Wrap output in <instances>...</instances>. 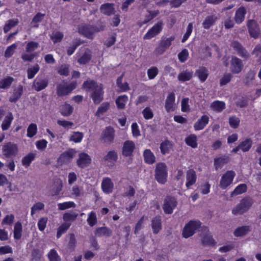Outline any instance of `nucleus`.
Returning a JSON list of instances; mask_svg holds the SVG:
<instances>
[{
	"label": "nucleus",
	"mask_w": 261,
	"mask_h": 261,
	"mask_svg": "<svg viewBox=\"0 0 261 261\" xmlns=\"http://www.w3.org/2000/svg\"><path fill=\"white\" fill-rule=\"evenodd\" d=\"M154 176L160 184L164 185L167 181L168 168L165 163L161 162L156 164Z\"/></svg>",
	"instance_id": "obj_1"
},
{
	"label": "nucleus",
	"mask_w": 261,
	"mask_h": 261,
	"mask_svg": "<svg viewBox=\"0 0 261 261\" xmlns=\"http://www.w3.org/2000/svg\"><path fill=\"white\" fill-rule=\"evenodd\" d=\"M253 200L249 197L242 198L240 203L232 210L234 215L243 214L246 212L253 204Z\"/></svg>",
	"instance_id": "obj_2"
},
{
	"label": "nucleus",
	"mask_w": 261,
	"mask_h": 261,
	"mask_svg": "<svg viewBox=\"0 0 261 261\" xmlns=\"http://www.w3.org/2000/svg\"><path fill=\"white\" fill-rule=\"evenodd\" d=\"M201 225V222L199 220H190L184 227L182 236L185 238L192 236Z\"/></svg>",
	"instance_id": "obj_3"
},
{
	"label": "nucleus",
	"mask_w": 261,
	"mask_h": 261,
	"mask_svg": "<svg viewBox=\"0 0 261 261\" xmlns=\"http://www.w3.org/2000/svg\"><path fill=\"white\" fill-rule=\"evenodd\" d=\"M2 151L4 158L13 159L17 154L18 148L16 144L8 142L3 145Z\"/></svg>",
	"instance_id": "obj_4"
},
{
	"label": "nucleus",
	"mask_w": 261,
	"mask_h": 261,
	"mask_svg": "<svg viewBox=\"0 0 261 261\" xmlns=\"http://www.w3.org/2000/svg\"><path fill=\"white\" fill-rule=\"evenodd\" d=\"M177 204V201L175 197L167 195L164 200L163 209L166 214H171Z\"/></svg>",
	"instance_id": "obj_5"
},
{
	"label": "nucleus",
	"mask_w": 261,
	"mask_h": 261,
	"mask_svg": "<svg viewBox=\"0 0 261 261\" xmlns=\"http://www.w3.org/2000/svg\"><path fill=\"white\" fill-rule=\"evenodd\" d=\"M76 86V82H71L69 84L67 83L60 84L57 87V94L59 96L66 95L75 89Z\"/></svg>",
	"instance_id": "obj_6"
},
{
	"label": "nucleus",
	"mask_w": 261,
	"mask_h": 261,
	"mask_svg": "<svg viewBox=\"0 0 261 261\" xmlns=\"http://www.w3.org/2000/svg\"><path fill=\"white\" fill-rule=\"evenodd\" d=\"M235 176L236 173L233 171H227L221 177L219 185L220 187L223 190L226 189L232 183Z\"/></svg>",
	"instance_id": "obj_7"
},
{
	"label": "nucleus",
	"mask_w": 261,
	"mask_h": 261,
	"mask_svg": "<svg viewBox=\"0 0 261 261\" xmlns=\"http://www.w3.org/2000/svg\"><path fill=\"white\" fill-rule=\"evenodd\" d=\"M230 46L241 57L245 59L249 58L250 54L239 42L236 41H233Z\"/></svg>",
	"instance_id": "obj_8"
},
{
	"label": "nucleus",
	"mask_w": 261,
	"mask_h": 261,
	"mask_svg": "<svg viewBox=\"0 0 261 261\" xmlns=\"http://www.w3.org/2000/svg\"><path fill=\"white\" fill-rule=\"evenodd\" d=\"M115 137L114 129L109 126L105 128L102 131L101 135V139L104 142L107 143H111L113 142Z\"/></svg>",
	"instance_id": "obj_9"
},
{
	"label": "nucleus",
	"mask_w": 261,
	"mask_h": 261,
	"mask_svg": "<svg viewBox=\"0 0 261 261\" xmlns=\"http://www.w3.org/2000/svg\"><path fill=\"white\" fill-rule=\"evenodd\" d=\"M164 23L162 21L158 22L150 29L144 36V39H150L159 34L163 29Z\"/></svg>",
	"instance_id": "obj_10"
},
{
	"label": "nucleus",
	"mask_w": 261,
	"mask_h": 261,
	"mask_svg": "<svg viewBox=\"0 0 261 261\" xmlns=\"http://www.w3.org/2000/svg\"><path fill=\"white\" fill-rule=\"evenodd\" d=\"M135 144L133 141H125L122 148V154L125 157H130L135 149Z\"/></svg>",
	"instance_id": "obj_11"
},
{
	"label": "nucleus",
	"mask_w": 261,
	"mask_h": 261,
	"mask_svg": "<svg viewBox=\"0 0 261 261\" xmlns=\"http://www.w3.org/2000/svg\"><path fill=\"white\" fill-rule=\"evenodd\" d=\"M243 67L242 61L237 57H232L230 63V69L231 71L234 74H238L241 72Z\"/></svg>",
	"instance_id": "obj_12"
},
{
	"label": "nucleus",
	"mask_w": 261,
	"mask_h": 261,
	"mask_svg": "<svg viewBox=\"0 0 261 261\" xmlns=\"http://www.w3.org/2000/svg\"><path fill=\"white\" fill-rule=\"evenodd\" d=\"M99 31H100V30L97 28L88 25L82 26L79 29V32L80 34L88 38H92L93 35L95 32Z\"/></svg>",
	"instance_id": "obj_13"
},
{
	"label": "nucleus",
	"mask_w": 261,
	"mask_h": 261,
	"mask_svg": "<svg viewBox=\"0 0 261 261\" xmlns=\"http://www.w3.org/2000/svg\"><path fill=\"white\" fill-rule=\"evenodd\" d=\"M75 151L71 149L61 153L57 159L58 163L61 165L68 162L74 156Z\"/></svg>",
	"instance_id": "obj_14"
},
{
	"label": "nucleus",
	"mask_w": 261,
	"mask_h": 261,
	"mask_svg": "<svg viewBox=\"0 0 261 261\" xmlns=\"http://www.w3.org/2000/svg\"><path fill=\"white\" fill-rule=\"evenodd\" d=\"M247 27L250 35L253 38H257L260 30L256 21L254 20H249L247 23Z\"/></svg>",
	"instance_id": "obj_15"
},
{
	"label": "nucleus",
	"mask_w": 261,
	"mask_h": 261,
	"mask_svg": "<svg viewBox=\"0 0 261 261\" xmlns=\"http://www.w3.org/2000/svg\"><path fill=\"white\" fill-rule=\"evenodd\" d=\"M175 96L173 92H170L168 94L165 100V107L168 113L174 111L175 108Z\"/></svg>",
	"instance_id": "obj_16"
},
{
	"label": "nucleus",
	"mask_w": 261,
	"mask_h": 261,
	"mask_svg": "<svg viewBox=\"0 0 261 261\" xmlns=\"http://www.w3.org/2000/svg\"><path fill=\"white\" fill-rule=\"evenodd\" d=\"M91 162L90 156L86 153L82 152L79 154V158L76 161V164L79 167L84 168L89 165Z\"/></svg>",
	"instance_id": "obj_17"
},
{
	"label": "nucleus",
	"mask_w": 261,
	"mask_h": 261,
	"mask_svg": "<svg viewBox=\"0 0 261 261\" xmlns=\"http://www.w3.org/2000/svg\"><path fill=\"white\" fill-rule=\"evenodd\" d=\"M186 186L187 189H189L196 183L197 175L193 169H189L186 171Z\"/></svg>",
	"instance_id": "obj_18"
},
{
	"label": "nucleus",
	"mask_w": 261,
	"mask_h": 261,
	"mask_svg": "<svg viewBox=\"0 0 261 261\" xmlns=\"http://www.w3.org/2000/svg\"><path fill=\"white\" fill-rule=\"evenodd\" d=\"M229 155H224L222 156L216 158L214 160V166L216 170L221 169L223 166L230 162Z\"/></svg>",
	"instance_id": "obj_19"
},
{
	"label": "nucleus",
	"mask_w": 261,
	"mask_h": 261,
	"mask_svg": "<svg viewBox=\"0 0 261 261\" xmlns=\"http://www.w3.org/2000/svg\"><path fill=\"white\" fill-rule=\"evenodd\" d=\"M48 81L47 79L36 78L33 82L32 88L37 91H40L45 89L48 85Z\"/></svg>",
	"instance_id": "obj_20"
},
{
	"label": "nucleus",
	"mask_w": 261,
	"mask_h": 261,
	"mask_svg": "<svg viewBox=\"0 0 261 261\" xmlns=\"http://www.w3.org/2000/svg\"><path fill=\"white\" fill-rule=\"evenodd\" d=\"M114 184L109 177H105L101 182V189L103 192L106 194H109L113 191Z\"/></svg>",
	"instance_id": "obj_21"
},
{
	"label": "nucleus",
	"mask_w": 261,
	"mask_h": 261,
	"mask_svg": "<svg viewBox=\"0 0 261 261\" xmlns=\"http://www.w3.org/2000/svg\"><path fill=\"white\" fill-rule=\"evenodd\" d=\"M151 228L154 234H158L162 229L161 218L160 216H156L151 220Z\"/></svg>",
	"instance_id": "obj_22"
},
{
	"label": "nucleus",
	"mask_w": 261,
	"mask_h": 261,
	"mask_svg": "<svg viewBox=\"0 0 261 261\" xmlns=\"http://www.w3.org/2000/svg\"><path fill=\"white\" fill-rule=\"evenodd\" d=\"M208 121L209 118L207 115H202L201 117L194 123V129L195 130H199L203 129L208 124Z\"/></svg>",
	"instance_id": "obj_23"
},
{
	"label": "nucleus",
	"mask_w": 261,
	"mask_h": 261,
	"mask_svg": "<svg viewBox=\"0 0 261 261\" xmlns=\"http://www.w3.org/2000/svg\"><path fill=\"white\" fill-rule=\"evenodd\" d=\"M193 76V71L192 70L186 69L181 71L177 76V79L181 82L189 81Z\"/></svg>",
	"instance_id": "obj_24"
},
{
	"label": "nucleus",
	"mask_w": 261,
	"mask_h": 261,
	"mask_svg": "<svg viewBox=\"0 0 261 261\" xmlns=\"http://www.w3.org/2000/svg\"><path fill=\"white\" fill-rule=\"evenodd\" d=\"M112 230L106 226L98 227L95 231V234L97 237H110L112 235Z\"/></svg>",
	"instance_id": "obj_25"
},
{
	"label": "nucleus",
	"mask_w": 261,
	"mask_h": 261,
	"mask_svg": "<svg viewBox=\"0 0 261 261\" xmlns=\"http://www.w3.org/2000/svg\"><path fill=\"white\" fill-rule=\"evenodd\" d=\"M101 84H98L94 80H87L84 82L83 84V87L88 91H91L93 92L96 91L97 89L102 87Z\"/></svg>",
	"instance_id": "obj_26"
},
{
	"label": "nucleus",
	"mask_w": 261,
	"mask_h": 261,
	"mask_svg": "<svg viewBox=\"0 0 261 261\" xmlns=\"http://www.w3.org/2000/svg\"><path fill=\"white\" fill-rule=\"evenodd\" d=\"M195 75L201 82H204L208 77V71L205 67H200L195 71Z\"/></svg>",
	"instance_id": "obj_27"
},
{
	"label": "nucleus",
	"mask_w": 261,
	"mask_h": 261,
	"mask_svg": "<svg viewBox=\"0 0 261 261\" xmlns=\"http://www.w3.org/2000/svg\"><path fill=\"white\" fill-rule=\"evenodd\" d=\"M143 157L144 162L146 164L152 165L155 162V156L149 149H146L144 151Z\"/></svg>",
	"instance_id": "obj_28"
},
{
	"label": "nucleus",
	"mask_w": 261,
	"mask_h": 261,
	"mask_svg": "<svg viewBox=\"0 0 261 261\" xmlns=\"http://www.w3.org/2000/svg\"><path fill=\"white\" fill-rule=\"evenodd\" d=\"M251 231V227L249 225H244L237 227L233 231V234L236 237H243L246 235Z\"/></svg>",
	"instance_id": "obj_29"
},
{
	"label": "nucleus",
	"mask_w": 261,
	"mask_h": 261,
	"mask_svg": "<svg viewBox=\"0 0 261 261\" xmlns=\"http://www.w3.org/2000/svg\"><path fill=\"white\" fill-rule=\"evenodd\" d=\"M91 51L86 48L85 49L84 53L80 55L77 59V62L80 64H86L88 63L91 59Z\"/></svg>",
	"instance_id": "obj_30"
},
{
	"label": "nucleus",
	"mask_w": 261,
	"mask_h": 261,
	"mask_svg": "<svg viewBox=\"0 0 261 261\" xmlns=\"http://www.w3.org/2000/svg\"><path fill=\"white\" fill-rule=\"evenodd\" d=\"M246 13V9L244 7H241L237 10L234 16V20L237 23L240 24L244 21Z\"/></svg>",
	"instance_id": "obj_31"
},
{
	"label": "nucleus",
	"mask_w": 261,
	"mask_h": 261,
	"mask_svg": "<svg viewBox=\"0 0 261 261\" xmlns=\"http://www.w3.org/2000/svg\"><path fill=\"white\" fill-rule=\"evenodd\" d=\"M23 92V86L19 85L14 89L11 96L9 98V101L12 102H16L21 96Z\"/></svg>",
	"instance_id": "obj_32"
},
{
	"label": "nucleus",
	"mask_w": 261,
	"mask_h": 261,
	"mask_svg": "<svg viewBox=\"0 0 261 261\" xmlns=\"http://www.w3.org/2000/svg\"><path fill=\"white\" fill-rule=\"evenodd\" d=\"M217 19L218 17L216 15L207 16L203 21L202 26L204 29H208L215 24Z\"/></svg>",
	"instance_id": "obj_33"
},
{
	"label": "nucleus",
	"mask_w": 261,
	"mask_h": 261,
	"mask_svg": "<svg viewBox=\"0 0 261 261\" xmlns=\"http://www.w3.org/2000/svg\"><path fill=\"white\" fill-rule=\"evenodd\" d=\"M173 144L171 141L165 140L160 144V148L162 154L165 155L170 152Z\"/></svg>",
	"instance_id": "obj_34"
},
{
	"label": "nucleus",
	"mask_w": 261,
	"mask_h": 261,
	"mask_svg": "<svg viewBox=\"0 0 261 261\" xmlns=\"http://www.w3.org/2000/svg\"><path fill=\"white\" fill-rule=\"evenodd\" d=\"M201 241L202 245L204 246H214L216 243L213 236L209 233L205 234L203 236Z\"/></svg>",
	"instance_id": "obj_35"
},
{
	"label": "nucleus",
	"mask_w": 261,
	"mask_h": 261,
	"mask_svg": "<svg viewBox=\"0 0 261 261\" xmlns=\"http://www.w3.org/2000/svg\"><path fill=\"white\" fill-rule=\"evenodd\" d=\"M100 10L101 13L108 16L114 14L115 12V9L113 7V4L110 3H106L102 5L100 7Z\"/></svg>",
	"instance_id": "obj_36"
},
{
	"label": "nucleus",
	"mask_w": 261,
	"mask_h": 261,
	"mask_svg": "<svg viewBox=\"0 0 261 261\" xmlns=\"http://www.w3.org/2000/svg\"><path fill=\"white\" fill-rule=\"evenodd\" d=\"M186 144L193 148L197 147V138L195 134H191L186 137L185 140Z\"/></svg>",
	"instance_id": "obj_37"
},
{
	"label": "nucleus",
	"mask_w": 261,
	"mask_h": 261,
	"mask_svg": "<svg viewBox=\"0 0 261 261\" xmlns=\"http://www.w3.org/2000/svg\"><path fill=\"white\" fill-rule=\"evenodd\" d=\"M102 86L92 92L91 97L95 103H99L103 99Z\"/></svg>",
	"instance_id": "obj_38"
},
{
	"label": "nucleus",
	"mask_w": 261,
	"mask_h": 261,
	"mask_svg": "<svg viewBox=\"0 0 261 261\" xmlns=\"http://www.w3.org/2000/svg\"><path fill=\"white\" fill-rule=\"evenodd\" d=\"M36 153L30 152L22 158L21 160V164L25 167H29L33 161L36 158Z\"/></svg>",
	"instance_id": "obj_39"
},
{
	"label": "nucleus",
	"mask_w": 261,
	"mask_h": 261,
	"mask_svg": "<svg viewBox=\"0 0 261 261\" xmlns=\"http://www.w3.org/2000/svg\"><path fill=\"white\" fill-rule=\"evenodd\" d=\"M239 147L243 152L248 151L252 145V140L250 138H246L239 144Z\"/></svg>",
	"instance_id": "obj_40"
},
{
	"label": "nucleus",
	"mask_w": 261,
	"mask_h": 261,
	"mask_svg": "<svg viewBox=\"0 0 261 261\" xmlns=\"http://www.w3.org/2000/svg\"><path fill=\"white\" fill-rule=\"evenodd\" d=\"M103 159L105 161L114 164L118 160V154L114 150L109 151L104 156Z\"/></svg>",
	"instance_id": "obj_41"
},
{
	"label": "nucleus",
	"mask_w": 261,
	"mask_h": 261,
	"mask_svg": "<svg viewBox=\"0 0 261 261\" xmlns=\"http://www.w3.org/2000/svg\"><path fill=\"white\" fill-rule=\"evenodd\" d=\"M247 190V186L245 184H241L237 186L234 190L231 192L230 195L231 197L242 194L245 193Z\"/></svg>",
	"instance_id": "obj_42"
},
{
	"label": "nucleus",
	"mask_w": 261,
	"mask_h": 261,
	"mask_svg": "<svg viewBox=\"0 0 261 261\" xmlns=\"http://www.w3.org/2000/svg\"><path fill=\"white\" fill-rule=\"evenodd\" d=\"M14 81V79L11 76H7L0 81L1 89H8Z\"/></svg>",
	"instance_id": "obj_43"
},
{
	"label": "nucleus",
	"mask_w": 261,
	"mask_h": 261,
	"mask_svg": "<svg viewBox=\"0 0 261 261\" xmlns=\"http://www.w3.org/2000/svg\"><path fill=\"white\" fill-rule=\"evenodd\" d=\"M18 23L19 21L17 19H12L7 21L4 27V33H8L12 28L16 26Z\"/></svg>",
	"instance_id": "obj_44"
},
{
	"label": "nucleus",
	"mask_w": 261,
	"mask_h": 261,
	"mask_svg": "<svg viewBox=\"0 0 261 261\" xmlns=\"http://www.w3.org/2000/svg\"><path fill=\"white\" fill-rule=\"evenodd\" d=\"M159 14V10L147 11V14L145 15V18L144 20L141 22V25L147 23L153 18L155 17Z\"/></svg>",
	"instance_id": "obj_45"
},
{
	"label": "nucleus",
	"mask_w": 261,
	"mask_h": 261,
	"mask_svg": "<svg viewBox=\"0 0 261 261\" xmlns=\"http://www.w3.org/2000/svg\"><path fill=\"white\" fill-rule=\"evenodd\" d=\"M251 54L256 58V63L261 65V44L256 45L251 52Z\"/></svg>",
	"instance_id": "obj_46"
},
{
	"label": "nucleus",
	"mask_w": 261,
	"mask_h": 261,
	"mask_svg": "<svg viewBox=\"0 0 261 261\" xmlns=\"http://www.w3.org/2000/svg\"><path fill=\"white\" fill-rule=\"evenodd\" d=\"M22 227L21 222H17L14 225V238L16 240H19L21 237V232Z\"/></svg>",
	"instance_id": "obj_47"
},
{
	"label": "nucleus",
	"mask_w": 261,
	"mask_h": 261,
	"mask_svg": "<svg viewBox=\"0 0 261 261\" xmlns=\"http://www.w3.org/2000/svg\"><path fill=\"white\" fill-rule=\"evenodd\" d=\"M71 225L70 223L64 222L58 228L57 232V238L59 239L63 234L65 233L66 231L69 228Z\"/></svg>",
	"instance_id": "obj_48"
},
{
	"label": "nucleus",
	"mask_w": 261,
	"mask_h": 261,
	"mask_svg": "<svg viewBox=\"0 0 261 261\" xmlns=\"http://www.w3.org/2000/svg\"><path fill=\"white\" fill-rule=\"evenodd\" d=\"M49 261H61V258L55 249H51L47 254Z\"/></svg>",
	"instance_id": "obj_49"
},
{
	"label": "nucleus",
	"mask_w": 261,
	"mask_h": 261,
	"mask_svg": "<svg viewBox=\"0 0 261 261\" xmlns=\"http://www.w3.org/2000/svg\"><path fill=\"white\" fill-rule=\"evenodd\" d=\"M13 119V115H7L5 117L1 126L3 130H6L9 128Z\"/></svg>",
	"instance_id": "obj_50"
},
{
	"label": "nucleus",
	"mask_w": 261,
	"mask_h": 261,
	"mask_svg": "<svg viewBox=\"0 0 261 261\" xmlns=\"http://www.w3.org/2000/svg\"><path fill=\"white\" fill-rule=\"evenodd\" d=\"M123 75L124 74L123 73L117 80V85L119 88L120 90L122 92L126 91L129 89V86L127 83H122Z\"/></svg>",
	"instance_id": "obj_51"
},
{
	"label": "nucleus",
	"mask_w": 261,
	"mask_h": 261,
	"mask_svg": "<svg viewBox=\"0 0 261 261\" xmlns=\"http://www.w3.org/2000/svg\"><path fill=\"white\" fill-rule=\"evenodd\" d=\"M225 104L223 101H215L211 104V108L212 109L217 112H220L224 109Z\"/></svg>",
	"instance_id": "obj_52"
},
{
	"label": "nucleus",
	"mask_w": 261,
	"mask_h": 261,
	"mask_svg": "<svg viewBox=\"0 0 261 261\" xmlns=\"http://www.w3.org/2000/svg\"><path fill=\"white\" fill-rule=\"evenodd\" d=\"M128 100L126 95L119 96L116 100V103L119 109H124Z\"/></svg>",
	"instance_id": "obj_53"
},
{
	"label": "nucleus",
	"mask_w": 261,
	"mask_h": 261,
	"mask_svg": "<svg viewBox=\"0 0 261 261\" xmlns=\"http://www.w3.org/2000/svg\"><path fill=\"white\" fill-rule=\"evenodd\" d=\"M255 73L254 71L251 70L247 72L244 81V83L245 85H249L252 83L254 79Z\"/></svg>",
	"instance_id": "obj_54"
},
{
	"label": "nucleus",
	"mask_w": 261,
	"mask_h": 261,
	"mask_svg": "<svg viewBox=\"0 0 261 261\" xmlns=\"http://www.w3.org/2000/svg\"><path fill=\"white\" fill-rule=\"evenodd\" d=\"M39 43L35 41H30L27 43L25 46V52L27 53H31L39 47Z\"/></svg>",
	"instance_id": "obj_55"
},
{
	"label": "nucleus",
	"mask_w": 261,
	"mask_h": 261,
	"mask_svg": "<svg viewBox=\"0 0 261 261\" xmlns=\"http://www.w3.org/2000/svg\"><path fill=\"white\" fill-rule=\"evenodd\" d=\"M40 67L38 64H36L27 70L28 77L29 79H33L36 74L39 71Z\"/></svg>",
	"instance_id": "obj_56"
},
{
	"label": "nucleus",
	"mask_w": 261,
	"mask_h": 261,
	"mask_svg": "<svg viewBox=\"0 0 261 261\" xmlns=\"http://www.w3.org/2000/svg\"><path fill=\"white\" fill-rule=\"evenodd\" d=\"M83 138V134L82 133L75 132L70 136L69 140L77 143L81 142L82 141Z\"/></svg>",
	"instance_id": "obj_57"
},
{
	"label": "nucleus",
	"mask_w": 261,
	"mask_h": 261,
	"mask_svg": "<svg viewBox=\"0 0 261 261\" xmlns=\"http://www.w3.org/2000/svg\"><path fill=\"white\" fill-rule=\"evenodd\" d=\"M45 15L40 13H38L33 18L31 21V24L34 28H38V23L41 22L44 18Z\"/></svg>",
	"instance_id": "obj_58"
},
{
	"label": "nucleus",
	"mask_w": 261,
	"mask_h": 261,
	"mask_svg": "<svg viewBox=\"0 0 261 261\" xmlns=\"http://www.w3.org/2000/svg\"><path fill=\"white\" fill-rule=\"evenodd\" d=\"M87 222L88 224L92 227L95 225L97 222V219L96 217V213L92 211L88 214V218H87Z\"/></svg>",
	"instance_id": "obj_59"
},
{
	"label": "nucleus",
	"mask_w": 261,
	"mask_h": 261,
	"mask_svg": "<svg viewBox=\"0 0 261 261\" xmlns=\"http://www.w3.org/2000/svg\"><path fill=\"white\" fill-rule=\"evenodd\" d=\"M78 214L75 212L65 213L63 216V219L66 222L68 221H74L76 220Z\"/></svg>",
	"instance_id": "obj_60"
},
{
	"label": "nucleus",
	"mask_w": 261,
	"mask_h": 261,
	"mask_svg": "<svg viewBox=\"0 0 261 261\" xmlns=\"http://www.w3.org/2000/svg\"><path fill=\"white\" fill-rule=\"evenodd\" d=\"M37 132V125L35 123H31L27 129V136L32 138L34 136Z\"/></svg>",
	"instance_id": "obj_61"
},
{
	"label": "nucleus",
	"mask_w": 261,
	"mask_h": 261,
	"mask_svg": "<svg viewBox=\"0 0 261 261\" xmlns=\"http://www.w3.org/2000/svg\"><path fill=\"white\" fill-rule=\"evenodd\" d=\"M63 38V34L60 32L55 31L51 36V39L54 43L60 42Z\"/></svg>",
	"instance_id": "obj_62"
},
{
	"label": "nucleus",
	"mask_w": 261,
	"mask_h": 261,
	"mask_svg": "<svg viewBox=\"0 0 261 261\" xmlns=\"http://www.w3.org/2000/svg\"><path fill=\"white\" fill-rule=\"evenodd\" d=\"M17 45H18L17 43H13V44L8 46L5 52V57L10 58L11 57H12L14 53V50L16 49L17 47Z\"/></svg>",
	"instance_id": "obj_63"
},
{
	"label": "nucleus",
	"mask_w": 261,
	"mask_h": 261,
	"mask_svg": "<svg viewBox=\"0 0 261 261\" xmlns=\"http://www.w3.org/2000/svg\"><path fill=\"white\" fill-rule=\"evenodd\" d=\"M58 208L60 210H65L75 206V204L73 201L64 202L58 204Z\"/></svg>",
	"instance_id": "obj_64"
}]
</instances>
